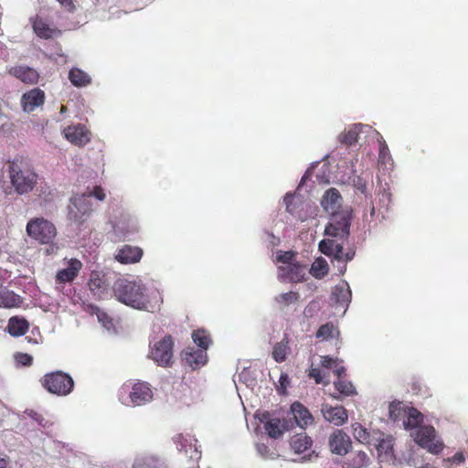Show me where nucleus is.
I'll list each match as a JSON object with an SVG mask.
<instances>
[{"instance_id": "de8ad7c7", "label": "nucleus", "mask_w": 468, "mask_h": 468, "mask_svg": "<svg viewBox=\"0 0 468 468\" xmlns=\"http://www.w3.org/2000/svg\"><path fill=\"white\" fill-rule=\"evenodd\" d=\"M400 463H405L409 466H413L416 464L415 460L413 458L412 450H409L406 454H403L402 457L399 460Z\"/></svg>"}, {"instance_id": "20e7f679", "label": "nucleus", "mask_w": 468, "mask_h": 468, "mask_svg": "<svg viewBox=\"0 0 468 468\" xmlns=\"http://www.w3.org/2000/svg\"><path fill=\"white\" fill-rule=\"evenodd\" d=\"M389 418L402 421L405 430H418L423 421V415L417 409L401 401H393L388 406Z\"/></svg>"}, {"instance_id": "c9c22d12", "label": "nucleus", "mask_w": 468, "mask_h": 468, "mask_svg": "<svg viewBox=\"0 0 468 468\" xmlns=\"http://www.w3.org/2000/svg\"><path fill=\"white\" fill-rule=\"evenodd\" d=\"M312 445V440L306 434H298L292 438L291 447L296 453H301L309 449Z\"/></svg>"}, {"instance_id": "f8f14e48", "label": "nucleus", "mask_w": 468, "mask_h": 468, "mask_svg": "<svg viewBox=\"0 0 468 468\" xmlns=\"http://www.w3.org/2000/svg\"><path fill=\"white\" fill-rule=\"evenodd\" d=\"M63 133L69 142L80 147L84 146L90 140V132L80 123L68 126Z\"/></svg>"}, {"instance_id": "4d7b16f0", "label": "nucleus", "mask_w": 468, "mask_h": 468, "mask_svg": "<svg viewBox=\"0 0 468 468\" xmlns=\"http://www.w3.org/2000/svg\"><path fill=\"white\" fill-rule=\"evenodd\" d=\"M354 256H355L354 251L346 252L345 256H344V261L347 262V261L353 260Z\"/></svg>"}, {"instance_id": "f03ea898", "label": "nucleus", "mask_w": 468, "mask_h": 468, "mask_svg": "<svg viewBox=\"0 0 468 468\" xmlns=\"http://www.w3.org/2000/svg\"><path fill=\"white\" fill-rule=\"evenodd\" d=\"M9 177L18 195L31 192L37 184L38 176L28 160L20 156L9 164Z\"/></svg>"}, {"instance_id": "72a5a7b5", "label": "nucleus", "mask_w": 468, "mask_h": 468, "mask_svg": "<svg viewBox=\"0 0 468 468\" xmlns=\"http://www.w3.org/2000/svg\"><path fill=\"white\" fill-rule=\"evenodd\" d=\"M340 332L332 322H328L321 325L315 333V337L321 340H329L331 338L338 337Z\"/></svg>"}, {"instance_id": "37998d69", "label": "nucleus", "mask_w": 468, "mask_h": 468, "mask_svg": "<svg viewBox=\"0 0 468 468\" xmlns=\"http://www.w3.org/2000/svg\"><path fill=\"white\" fill-rule=\"evenodd\" d=\"M379 162L385 164L387 161L391 159L389 149L385 141H379V151H378Z\"/></svg>"}, {"instance_id": "ddd939ff", "label": "nucleus", "mask_w": 468, "mask_h": 468, "mask_svg": "<svg viewBox=\"0 0 468 468\" xmlns=\"http://www.w3.org/2000/svg\"><path fill=\"white\" fill-rule=\"evenodd\" d=\"M8 73L25 84H37L39 74L34 68L27 65H16L8 69Z\"/></svg>"}, {"instance_id": "49530a36", "label": "nucleus", "mask_w": 468, "mask_h": 468, "mask_svg": "<svg viewBox=\"0 0 468 468\" xmlns=\"http://www.w3.org/2000/svg\"><path fill=\"white\" fill-rule=\"evenodd\" d=\"M87 198L89 199L90 197H95L97 199L102 201L105 198V193L101 186H97L94 187L92 192L89 194H85Z\"/></svg>"}, {"instance_id": "2eb2a0df", "label": "nucleus", "mask_w": 468, "mask_h": 468, "mask_svg": "<svg viewBox=\"0 0 468 468\" xmlns=\"http://www.w3.org/2000/svg\"><path fill=\"white\" fill-rule=\"evenodd\" d=\"M45 102V92L39 88H34L24 93L21 98V106L26 112H31Z\"/></svg>"}, {"instance_id": "39448f33", "label": "nucleus", "mask_w": 468, "mask_h": 468, "mask_svg": "<svg viewBox=\"0 0 468 468\" xmlns=\"http://www.w3.org/2000/svg\"><path fill=\"white\" fill-rule=\"evenodd\" d=\"M27 235L40 244H50L53 242L57 229L52 222L44 218H35L27 224Z\"/></svg>"}, {"instance_id": "58836bf2", "label": "nucleus", "mask_w": 468, "mask_h": 468, "mask_svg": "<svg viewBox=\"0 0 468 468\" xmlns=\"http://www.w3.org/2000/svg\"><path fill=\"white\" fill-rule=\"evenodd\" d=\"M290 347L288 342L281 341L273 346L272 357L276 362H283L286 359Z\"/></svg>"}, {"instance_id": "c85d7f7f", "label": "nucleus", "mask_w": 468, "mask_h": 468, "mask_svg": "<svg viewBox=\"0 0 468 468\" xmlns=\"http://www.w3.org/2000/svg\"><path fill=\"white\" fill-rule=\"evenodd\" d=\"M69 80L75 87H86L90 84L91 78L84 70L79 68H72L69 72Z\"/></svg>"}, {"instance_id": "9b49d317", "label": "nucleus", "mask_w": 468, "mask_h": 468, "mask_svg": "<svg viewBox=\"0 0 468 468\" xmlns=\"http://www.w3.org/2000/svg\"><path fill=\"white\" fill-rule=\"evenodd\" d=\"M181 356L184 365L189 367L192 370L199 369L207 362V354L205 350H198L190 346L184 349Z\"/></svg>"}, {"instance_id": "052dcab7", "label": "nucleus", "mask_w": 468, "mask_h": 468, "mask_svg": "<svg viewBox=\"0 0 468 468\" xmlns=\"http://www.w3.org/2000/svg\"><path fill=\"white\" fill-rule=\"evenodd\" d=\"M102 316H103V317H107L106 314H101V315H98V319H99L100 321H101V320H102Z\"/></svg>"}, {"instance_id": "6e6d98bb", "label": "nucleus", "mask_w": 468, "mask_h": 468, "mask_svg": "<svg viewBox=\"0 0 468 468\" xmlns=\"http://www.w3.org/2000/svg\"><path fill=\"white\" fill-rule=\"evenodd\" d=\"M62 5L69 8V10L74 8L72 0H58Z\"/></svg>"}, {"instance_id": "79ce46f5", "label": "nucleus", "mask_w": 468, "mask_h": 468, "mask_svg": "<svg viewBox=\"0 0 468 468\" xmlns=\"http://www.w3.org/2000/svg\"><path fill=\"white\" fill-rule=\"evenodd\" d=\"M44 380L48 381V380H73V379L68 373H65L63 371H55V372L47 373L44 376Z\"/></svg>"}, {"instance_id": "423d86ee", "label": "nucleus", "mask_w": 468, "mask_h": 468, "mask_svg": "<svg viewBox=\"0 0 468 468\" xmlns=\"http://www.w3.org/2000/svg\"><path fill=\"white\" fill-rule=\"evenodd\" d=\"M352 211L348 208L331 215L330 221L325 226L324 234L332 238L346 239L350 234Z\"/></svg>"}, {"instance_id": "c756f323", "label": "nucleus", "mask_w": 468, "mask_h": 468, "mask_svg": "<svg viewBox=\"0 0 468 468\" xmlns=\"http://www.w3.org/2000/svg\"><path fill=\"white\" fill-rule=\"evenodd\" d=\"M74 382H42L44 388L49 393L65 396L71 392Z\"/></svg>"}, {"instance_id": "e433bc0d", "label": "nucleus", "mask_w": 468, "mask_h": 468, "mask_svg": "<svg viewBox=\"0 0 468 468\" xmlns=\"http://www.w3.org/2000/svg\"><path fill=\"white\" fill-rule=\"evenodd\" d=\"M335 392L332 393V397L336 399H342L345 397L355 394V388L352 382H334Z\"/></svg>"}, {"instance_id": "aec40b11", "label": "nucleus", "mask_w": 468, "mask_h": 468, "mask_svg": "<svg viewBox=\"0 0 468 468\" xmlns=\"http://www.w3.org/2000/svg\"><path fill=\"white\" fill-rule=\"evenodd\" d=\"M329 446L332 452L344 455L351 446L349 436L344 431L337 430L329 438Z\"/></svg>"}, {"instance_id": "1a4fd4ad", "label": "nucleus", "mask_w": 468, "mask_h": 468, "mask_svg": "<svg viewBox=\"0 0 468 468\" xmlns=\"http://www.w3.org/2000/svg\"><path fill=\"white\" fill-rule=\"evenodd\" d=\"M68 218L70 221L80 225L85 222L92 212V204L86 195H76L70 198L68 207Z\"/></svg>"}, {"instance_id": "cd10ccee", "label": "nucleus", "mask_w": 468, "mask_h": 468, "mask_svg": "<svg viewBox=\"0 0 468 468\" xmlns=\"http://www.w3.org/2000/svg\"><path fill=\"white\" fill-rule=\"evenodd\" d=\"M352 434L355 440L362 444L371 445L375 431H369L367 428L363 427L360 423L355 422L351 425Z\"/></svg>"}, {"instance_id": "8fccbe9b", "label": "nucleus", "mask_w": 468, "mask_h": 468, "mask_svg": "<svg viewBox=\"0 0 468 468\" xmlns=\"http://www.w3.org/2000/svg\"><path fill=\"white\" fill-rule=\"evenodd\" d=\"M336 367H334V368L332 369L335 376L337 378H345L346 377V367L341 365L339 362H337L335 364Z\"/></svg>"}, {"instance_id": "6e6552de", "label": "nucleus", "mask_w": 468, "mask_h": 468, "mask_svg": "<svg viewBox=\"0 0 468 468\" xmlns=\"http://www.w3.org/2000/svg\"><path fill=\"white\" fill-rule=\"evenodd\" d=\"M394 444L395 438L393 435L384 433L381 431H375L371 446L376 449L377 458L379 463L395 462Z\"/></svg>"}, {"instance_id": "09e8293b", "label": "nucleus", "mask_w": 468, "mask_h": 468, "mask_svg": "<svg viewBox=\"0 0 468 468\" xmlns=\"http://www.w3.org/2000/svg\"><path fill=\"white\" fill-rule=\"evenodd\" d=\"M338 361L336 359H334L328 356H322L321 358V366L324 368L333 369L334 367H336L335 364Z\"/></svg>"}, {"instance_id": "a18cd8bd", "label": "nucleus", "mask_w": 468, "mask_h": 468, "mask_svg": "<svg viewBox=\"0 0 468 468\" xmlns=\"http://www.w3.org/2000/svg\"><path fill=\"white\" fill-rule=\"evenodd\" d=\"M294 199H295L294 195L291 194V193H287L283 199L285 206H286V211L292 215H293L295 213L294 206H293Z\"/></svg>"}, {"instance_id": "ea45409f", "label": "nucleus", "mask_w": 468, "mask_h": 468, "mask_svg": "<svg viewBox=\"0 0 468 468\" xmlns=\"http://www.w3.org/2000/svg\"><path fill=\"white\" fill-rule=\"evenodd\" d=\"M88 286L91 292L94 293H99L105 289L106 284L104 279L101 277L98 272L92 271L88 282Z\"/></svg>"}, {"instance_id": "473e14b6", "label": "nucleus", "mask_w": 468, "mask_h": 468, "mask_svg": "<svg viewBox=\"0 0 468 468\" xmlns=\"http://www.w3.org/2000/svg\"><path fill=\"white\" fill-rule=\"evenodd\" d=\"M370 458L363 451L353 452L347 458V465L349 468H362L369 465Z\"/></svg>"}, {"instance_id": "a211bd4d", "label": "nucleus", "mask_w": 468, "mask_h": 468, "mask_svg": "<svg viewBox=\"0 0 468 468\" xmlns=\"http://www.w3.org/2000/svg\"><path fill=\"white\" fill-rule=\"evenodd\" d=\"M342 201L343 198L340 192L336 188L331 187L324 194L321 206L327 213L332 215L340 212Z\"/></svg>"}, {"instance_id": "4c0bfd02", "label": "nucleus", "mask_w": 468, "mask_h": 468, "mask_svg": "<svg viewBox=\"0 0 468 468\" xmlns=\"http://www.w3.org/2000/svg\"><path fill=\"white\" fill-rule=\"evenodd\" d=\"M329 271L327 261L324 258H318L311 266L310 273L316 279L324 278Z\"/></svg>"}, {"instance_id": "a19ab883", "label": "nucleus", "mask_w": 468, "mask_h": 468, "mask_svg": "<svg viewBox=\"0 0 468 468\" xmlns=\"http://www.w3.org/2000/svg\"><path fill=\"white\" fill-rule=\"evenodd\" d=\"M299 299V293L296 292H284L279 295L277 302L284 305H289L292 303L297 302Z\"/></svg>"}, {"instance_id": "864d4df0", "label": "nucleus", "mask_w": 468, "mask_h": 468, "mask_svg": "<svg viewBox=\"0 0 468 468\" xmlns=\"http://www.w3.org/2000/svg\"><path fill=\"white\" fill-rule=\"evenodd\" d=\"M449 461L455 463H461L464 461V456L462 452H457L451 459H449Z\"/></svg>"}, {"instance_id": "a878e982", "label": "nucleus", "mask_w": 468, "mask_h": 468, "mask_svg": "<svg viewBox=\"0 0 468 468\" xmlns=\"http://www.w3.org/2000/svg\"><path fill=\"white\" fill-rule=\"evenodd\" d=\"M133 468H167V466L154 455L139 454L133 462Z\"/></svg>"}, {"instance_id": "2f4dec72", "label": "nucleus", "mask_w": 468, "mask_h": 468, "mask_svg": "<svg viewBox=\"0 0 468 468\" xmlns=\"http://www.w3.org/2000/svg\"><path fill=\"white\" fill-rule=\"evenodd\" d=\"M192 339L199 350H205L207 352L209 346L212 344L210 334L205 329H197L192 332Z\"/></svg>"}, {"instance_id": "9d476101", "label": "nucleus", "mask_w": 468, "mask_h": 468, "mask_svg": "<svg viewBox=\"0 0 468 468\" xmlns=\"http://www.w3.org/2000/svg\"><path fill=\"white\" fill-rule=\"evenodd\" d=\"M34 33L41 39H51L61 36L62 31L51 27L46 19L38 15L29 18Z\"/></svg>"}, {"instance_id": "dca6fc26", "label": "nucleus", "mask_w": 468, "mask_h": 468, "mask_svg": "<svg viewBox=\"0 0 468 468\" xmlns=\"http://www.w3.org/2000/svg\"><path fill=\"white\" fill-rule=\"evenodd\" d=\"M153 398V390L148 382H135L130 392V399L133 405L140 406L150 401Z\"/></svg>"}, {"instance_id": "13d9d810", "label": "nucleus", "mask_w": 468, "mask_h": 468, "mask_svg": "<svg viewBox=\"0 0 468 468\" xmlns=\"http://www.w3.org/2000/svg\"><path fill=\"white\" fill-rule=\"evenodd\" d=\"M287 378H287V376H286V375L282 374V375L280 376L279 380H280V381H282V380H288Z\"/></svg>"}, {"instance_id": "5701e85b", "label": "nucleus", "mask_w": 468, "mask_h": 468, "mask_svg": "<svg viewBox=\"0 0 468 468\" xmlns=\"http://www.w3.org/2000/svg\"><path fill=\"white\" fill-rule=\"evenodd\" d=\"M319 250L326 256H334L337 261H344L345 252L343 246L332 239H325L319 242Z\"/></svg>"}, {"instance_id": "f257e3e1", "label": "nucleus", "mask_w": 468, "mask_h": 468, "mask_svg": "<svg viewBox=\"0 0 468 468\" xmlns=\"http://www.w3.org/2000/svg\"><path fill=\"white\" fill-rule=\"evenodd\" d=\"M113 292L119 302L151 313L159 310L163 303L159 292L146 293L145 286L134 281L118 280L113 285Z\"/></svg>"}, {"instance_id": "c03bdc74", "label": "nucleus", "mask_w": 468, "mask_h": 468, "mask_svg": "<svg viewBox=\"0 0 468 468\" xmlns=\"http://www.w3.org/2000/svg\"><path fill=\"white\" fill-rule=\"evenodd\" d=\"M295 257V253L293 251H280L276 257L278 262H282L284 264H292L294 263L292 261Z\"/></svg>"}, {"instance_id": "5fc2aeb1", "label": "nucleus", "mask_w": 468, "mask_h": 468, "mask_svg": "<svg viewBox=\"0 0 468 468\" xmlns=\"http://www.w3.org/2000/svg\"><path fill=\"white\" fill-rule=\"evenodd\" d=\"M9 464L8 457L0 455V468H7Z\"/></svg>"}, {"instance_id": "bb28decb", "label": "nucleus", "mask_w": 468, "mask_h": 468, "mask_svg": "<svg viewBox=\"0 0 468 468\" xmlns=\"http://www.w3.org/2000/svg\"><path fill=\"white\" fill-rule=\"evenodd\" d=\"M29 329L27 320L18 316H13L9 319L7 324V332L12 336H21L27 334Z\"/></svg>"}, {"instance_id": "4468645a", "label": "nucleus", "mask_w": 468, "mask_h": 468, "mask_svg": "<svg viewBox=\"0 0 468 468\" xmlns=\"http://www.w3.org/2000/svg\"><path fill=\"white\" fill-rule=\"evenodd\" d=\"M321 412L325 420L336 426L343 425L348 419L347 411L342 406L334 407L329 404H323Z\"/></svg>"}, {"instance_id": "b1692460", "label": "nucleus", "mask_w": 468, "mask_h": 468, "mask_svg": "<svg viewBox=\"0 0 468 468\" xmlns=\"http://www.w3.org/2000/svg\"><path fill=\"white\" fill-rule=\"evenodd\" d=\"M264 428L270 437L279 438L289 430L290 423L286 420L271 419L266 421Z\"/></svg>"}, {"instance_id": "3c124183", "label": "nucleus", "mask_w": 468, "mask_h": 468, "mask_svg": "<svg viewBox=\"0 0 468 468\" xmlns=\"http://www.w3.org/2000/svg\"><path fill=\"white\" fill-rule=\"evenodd\" d=\"M16 359L19 363H21L24 366H28L32 363V356L28 354H18L16 356Z\"/></svg>"}, {"instance_id": "412c9836", "label": "nucleus", "mask_w": 468, "mask_h": 468, "mask_svg": "<svg viewBox=\"0 0 468 468\" xmlns=\"http://www.w3.org/2000/svg\"><path fill=\"white\" fill-rule=\"evenodd\" d=\"M82 262L78 259H71L67 268L59 270L56 274L58 283L71 282L82 269Z\"/></svg>"}, {"instance_id": "7ed1b4c3", "label": "nucleus", "mask_w": 468, "mask_h": 468, "mask_svg": "<svg viewBox=\"0 0 468 468\" xmlns=\"http://www.w3.org/2000/svg\"><path fill=\"white\" fill-rule=\"evenodd\" d=\"M175 340L171 335L154 339L149 344L148 357L159 367H171L174 364Z\"/></svg>"}, {"instance_id": "0eeeda50", "label": "nucleus", "mask_w": 468, "mask_h": 468, "mask_svg": "<svg viewBox=\"0 0 468 468\" xmlns=\"http://www.w3.org/2000/svg\"><path fill=\"white\" fill-rule=\"evenodd\" d=\"M410 436L418 445L431 453L437 454L443 449V443L432 426H421Z\"/></svg>"}, {"instance_id": "7c9ffc66", "label": "nucleus", "mask_w": 468, "mask_h": 468, "mask_svg": "<svg viewBox=\"0 0 468 468\" xmlns=\"http://www.w3.org/2000/svg\"><path fill=\"white\" fill-rule=\"evenodd\" d=\"M337 303L341 304H348L351 302L352 293L349 285L346 282L337 284L333 292Z\"/></svg>"}, {"instance_id": "bf43d9fd", "label": "nucleus", "mask_w": 468, "mask_h": 468, "mask_svg": "<svg viewBox=\"0 0 468 468\" xmlns=\"http://www.w3.org/2000/svg\"><path fill=\"white\" fill-rule=\"evenodd\" d=\"M314 377L315 378V381H318V380H322L321 377L318 375H314Z\"/></svg>"}, {"instance_id": "6ab92c4d", "label": "nucleus", "mask_w": 468, "mask_h": 468, "mask_svg": "<svg viewBox=\"0 0 468 468\" xmlns=\"http://www.w3.org/2000/svg\"><path fill=\"white\" fill-rule=\"evenodd\" d=\"M144 251L140 247L124 245L118 250L115 259L122 264L137 263L141 261Z\"/></svg>"}, {"instance_id": "680f3d73", "label": "nucleus", "mask_w": 468, "mask_h": 468, "mask_svg": "<svg viewBox=\"0 0 468 468\" xmlns=\"http://www.w3.org/2000/svg\"><path fill=\"white\" fill-rule=\"evenodd\" d=\"M61 112H65V106L61 107Z\"/></svg>"}, {"instance_id": "4be33fe9", "label": "nucleus", "mask_w": 468, "mask_h": 468, "mask_svg": "<svg viewBox=\"0 0 468 468\" xmlns=\"http://www.w3.org/2000/svg\"><path fill=\"white\" fill-rule=\"evenodd\" d=\"M291 412L296 424L302 429L313 424L314 417L311 412L300 402H294L291 406Z\"/></svg>"}, {"instance_id": "393cba45", "label": "nucleus", "mask_w": 468, "mask_h": 468, "mask_svg": "<svg viewBox=\"0 0 468 468\" xmlns=\"http://www.w3.org/2000/svg\"><path fill=\"white\" fill-rule=\"evenodd\" d=\"M363 124L361 123H355L352 125H349L347 128L342 132L339 136L338 140L341 144L346 145H353L355 144L357 140L360 133L362 132Z\"/></svg>"}, {"instance_id": "f3484780", "label": "nucleus", "mask_w": 468, "mask_h": 468, "mask_svg": "<svg viewBox=\"0 0 468 468\" xmlns=\"http://www.w3.org/2000/svg\"><path fill=\"white\" fill-rule=\"evenodd\" d=\"M279 274L284 280L291 282H302L304 281L306 266L294 262L286 266L279 267Z\"/></svg>"}, {"instance_id": "f704fd0d", "label": "nucleus", "mask_w": 468, "mask_h": 468, "mask_svg": "<svg viewBox=\"0 0 468 468\" xmlns=\"http://www.w3.org/2000/svg\"><path fill=\"white\" fill-rule=\"evenodd\" d=\"M22 303V299L14 292L6 291L0 293V307L16 308Z\"/></svg>"}, {"instance_id": "603ef678", "label": "nucleus", "mask_w": 468, "mask_h": 468, "mask_svg": "<svg viewBox=\"0 0 468 468\" xmlns=\"http://www.w3.org/2000/svg\"><path fill=\"white\" fill-rule=\"evenodd\" d=\"M25 413L34 419L35 420H37L38 423L42 424V421L44 420V419L42 418V416H40L37 412H36L35 410H27L25 411Z\"/></svg>"}]
</instances>
